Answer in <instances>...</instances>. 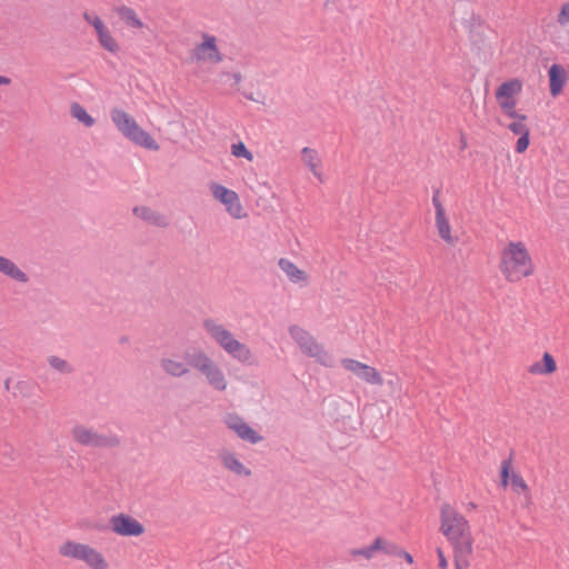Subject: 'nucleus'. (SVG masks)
<instances>
[{
    "mask_svg": "<svg viewBox=\"0 0 569 569\" xmlns=\"http://www.w3.org/2000/svg\"><path fill=\"white\" fill-rule=\"evenodd\" d=\"M280 269L286 272V274L288 276V278L297 283V282H300V281H305L307 280V273L299 269L293 262H291L290 260L286 259V258H281L278 262Z\"/></svg>",
    "mask_w": 569,
    "mask_h": 569,
    "instance_id": "obj_23",
    "label": "nucleus"
},
{
    "mask_svg": "<svg viewBox=\"0 0 569 569\" xmlns=\"http://www.w3.org/2000/svg\"><path fill=\"white\" fill-rule=\"evenodd\" d=\"M231 77L233 78L236 84H239L242 79V76L240 72H234L231 74Z\"/></svg>",
    "mask_w": 569,
    "mask_h": 569,
    "instance_id": "obj_48",
    "label": "nucleus"
},
{
    "mask_svg": "<svg viewBox=\"0 0 569 569\" xmlns=\"http://www.w3.org/2000/svg\"><path fill=\"white\" fill-rule=\"evenodd\" d=\"M289 333L305 355L316 358L322 365H327L328 352L308 331L297 325H292L289 327Z\"/></svg>",
    "mask_w": 569,
    "mask_h": 569,
    "instance_id": "obj_4",
    "label": "nucleus"
},
{
    "mask_svg": "<svg viewBox=\"0 0 569 569\" xmlns=\"http://www.w3.org/2000/svg\"><path fill=\"white\" fill-rule=\"evenodd\" d=\"M224 351L242 365L250 367H256L259 365L257 356L251 352L247 345L240 342L237 339L232 341Z\"/></svg>",
    "mask_w": 569,
    "mask_h": 569,
    "instance_id": "obj_17",
    "label": "nucleus"
},
{
    "mask_svg": "<svg viewBox=\"0 0 569 569\" xmlns=\"http://www.w3.org/2000/svg\"><path fill=\"white\" fill-rule=\"evenodd\" d=\"M482 19L479 14L472 12L470 18L466 20L467 26L469 27L470 31H472L476 27L482 24Z\"/></svg>",
    "mask_w": 569,
    "mask_h": 569,
    "instance_id": "obj_39",
    "label": "nucleus"
},
{
    "mask_svg": "<svg viewBox=\"0 0 569 569\" xmlns=\"http://www.w3.org/2000/svg\"><path fill=\"white\" fill-rule=\"evenodd\" d=\"M387 542H388V540H386V539H383V538H381V537H377V538L372 541V543L370 545V548H371V550L373 551V553H375V552H377V551H381V552H383V553H385Z\"/></svg>",
    "mask_w": 569,
    "mask_h": 569,
    "instance_id": "obj_37",
    "label": "nucleus"
},
{
    "mask_svg": "<svg viewBox=\"0 0 569 569\" xmlns=\"http://www.w3.org/2000/svg\"><path fill=\"white\" fill-rule=\"evenodd\" d=\"M557 370V363L551 353L545 352L542 359L532 363L528 371L532 375H551Z\"/></svg>",
    "mask_w": 569,
    "mask_h": 569,
    "instance_id": "obj_21",
    "label": "nucleus"
},
{
    "mask_svg": "<svg viewBox=\"0 0 569 569\" xmlns=\"http://www.w3.org/2000/svg\"><path fill=\"white\" fill-rule=\"evenodd\" d=\"M529 144H530V131L519 136V138L516 142V146H515V151L517 153H523L528 149Z\"/></svg>",
    "mask_w": 569,
    "mask_h": 569,
    "instance_id": "obj_34",
    "label": "nucleus"
},
{
    "mask_svg": "<svg viewBox=\"0 0 569 569\" xmlns=\"http://www.w3.org/2000/svg\"><path fill=\"white\" fill-rule=\"evenodd\" d=\"M497 101L499 103L500 109L507 117H509L511 119L520 120V121L527 120L526 114H521L515 110L516 104H517V100L515 98H510V99L502 98L501 100H497Z\"/></svg>",
    "mask_w": 569,
    "mask_h": 569,
    "instance_id": "obj_28",
    "label": "nucleus"
},
{
    "mask_svg": "<svg viewBox=\"0 0 569 569\" xmlns=\"http://www.w3.org/2000/svg\"><path fill=\"white\" fill-rule=\"evenodd\" d=\"M70 113L73 118H76L79 122L83 123L86 127H92L94 124V119L78 102L71 103Z\"/></svg>",
    "mask_w": 569,
    "mask_h": 569,
    "instance_id": "obj_30",
    "label": "nucleus"
},
{
    "mask_svg": "<svg viewBox=\"0 0 569 569\" xmlns=\"http://www.w3.org/2000/svg\"><path fill=\"white\" fill-rule=\"evenodd\" d=\"M549 92L551 97L557 98L562 93L567 83L568 76L565 67L560 63H552L548 69Z\"/></svg>",
    "mask_w": 569,
    "mask_h": 569,
    "instance_id": "obj_15",
    "label": "nucleus"
},
{
    "mask_svg": "<svg viewBox=\"0 0 569 569\" xmlns=\"http://www.w3.org/2000/svg\"><path fill=\"white\" fill-rule=\"evenodd\" d=\"M351 555L352 556H362L367 559H371L375 553L371 550L370 546H367V547L359 548V549H352Z\"/></svg>",
    "mask_w": 569,
    "mask_h": 569,
    "instance_id": "obj_40",
    "label": "nucleus"
},
{
    "mask_svg": "<svg viewBox=\"0 0 569 569\" xmlns=\"http://www.w3.org/2000/svg\"><path fill=\"white\" fill-rule=\"evenodd\" d=\"M557 21L561 26H566L567 23H569V1L565 2L561 6L559 13L557 16Z\"/></svg>",
    "mask_w": 569,
    "mask_h": 569,
    "instance_id": "obj_36",
    "label": "nucleus"
},
{
    "mask_svg": "<svg viewBox=\"0 0 569 569\" xmlns=\"http://www.w3.org/2000/svg\"><path fill=\"white\" fill-rule=\"evenodd\" d=\"M83 561L93 569H108L109 563L101 552L90 547Z\"/></svg>",
    "mask_w": 569,
    "mask_h": 569,
    "instance_id": "obj_26",
    "label": "nucleus"
},
{
    "mask_svg": "<svg viewBox=\"0 0 569 569\" xmlns=\"http://www.w3.org/2000/svg\"><path fill=\"white\" fill-rule=\"evenodd\" d=\"M510 481L512 489L516 492H519L520 490L528 491L529 489L523 478L519 473L512 471V452L508 459H505L501 462L500 467V485L503 488H507Z\"/></svg>",
    "mask_w": 569,
    "mask_h": 569,
    "instance_id": "obj_13",
    "label": "nucleus"
},
{
    "mask_svg": "<svg viewBox=\"0 0 569 569\" xmlns=\"http://www.w3.org/2000/svg\"><path fill=\"white\" fill-rule=\"evenodd\" d=\"M119 18L129 27H133V28H141L142 27V21L138 18L137 13L134 12L133 9L127 7V6H121L119 8L116 9Z\"/></svg>",
    "mask_w": 569,
    "mask_h": 569,
    "instance_id": "obj_25",
    "label": "nucleus"
},
{
    "mask_svg": "<svg viewBox=\"0 0 569 569\" xmlns=\"http://www.w3.org/2000/svg\"><path fill=\"white\" fill-rule=\"evenodd\" d=\"M144 149H150V150L159 149V144L157 143V141L146 131H144Z\"/></svg>",
    "mask_w": 569,
    "mask_h": 569,
    "instance_id": "obj_43",
    "label": "nucleus"
},
{
    "mask_svg": "<svg viewBox=\"0 0 569 569\" xmlns=\"http://www.w3.org/2000/svg\"><path fill=\"white\" fill-rule=\"evenodd\" d=\"M231 154L236 158H244L249 161L253 159V154L242 141L231 144Z\"/></svg>",
    "mask_w": 569,
    "mask_h": 569,
    "instance_id": "obj_33",
    "label": "nucleus"
},
{
    "mask_svg": "<svg viewBox=\"0 0 569 569\" xmlns=\"http://www.w3.org/2000/svg\"><path fill=\"white\" fill-rule=\"evenodd\" d=\"M48 363L50 365L51 368H53L54 370H57L61 373L69 375L71 372H73L72 366L68 361H66L57 356H50L48 358Z\"/></svg>",
    "mask_w": 569,
    "mask_h": 569,
    "instance_id": "obj_32",
    "label": "nucleus"
},
{
    "mask_svg": "<svg viewBox=\"0 0 569 569\" xmlns=\"http://www.w3.org/2000/svg\"><path fill=\"white\" fill-rule=\"evenodd\" d=\"M0 273L18 281L26 283L29 281L28 274L22 271L12 260L0 256Z\"/></svg>",
    "mask_w": 569,
    "mask_h": 569,
    "instance_id": "obj_18",
    "label": "nucleus"
},
{
    "mask_svg": "<svg viewBox=\"0 0 569 569\" xmlns=\"http://www.w3.org/2000/svg\"><path fill=\"white\" fill-rule=\"evenodd\" d=\"M111 119L126 138L142 146V128L137 123L133 117L121 109L114 108L111 110Z\"/></svg>",
    "mask_w": 569,
    "mask_h": 569,
    "instance_id": "obj_5",
    "label": "nucleus"
},
{
    "mask_svg": "<svg viewBox=\"0 0 569 569\" xmlns=\"http://www.w3.org/2000/svg\"><path fill=\"white\" fill-rule=\"evenodd\" d=\"M202 38L203 41L192 49V59H196L197 61H211L214 63L222 61L223 56L217 47L216 37L203 33Z\"/></svg>",
    "mask_w": 569,
    "mask_h": 569,
    "instance_id": "obj_9",
    "label": "nucleus"
},
{
    "mask_svg": "<svg viewBox=\"0 0 569 569\" xmlns=\"http://www.w3.org/2000/svg\"><path fill=\"white\" fill-rule=\"evenodd\" d=\"M302 161L310 169V171L321 180V173L318 171V166L320 160L318 158V153L315 149L309 147H305L301 150Z\"/></svg>",
    "mask_w": 569,
    "mask_h": 569,
    "instance_id": "obj_24",
    "label": "nucleus"
},
{
    "mask_svg": "<svg viewBox=\"0 0 569 569\" xmlns=\"http://www.w3.org/2000/svg\"><path fill=\"white\" fill-rule=\"evenodd\" d=\"M91 528L98 530V531H106V530H110V523L109 525H104V523H99V522H96L91 526Z\"/></svg>",
    "mask_w": 569,
    "mask_h": 569,
    "instance_id": "obj_45",
    "label": "nucleus"
},
{
    "mask_svg": "<svg viewBox=\"0 0 569 569\" xmlns=\"http://www.w3.org/2000/svg\"><path fill=\"white\" fill-rule=\"evenodd\" d=\"M470 508H476V505L473 502H470Z\"/></svg>",
    "mask_w": 569,
    "mask_h": 569,
    "instance_id": "obj_53",
    "label": "nucleus"
},
{
    "mask_svg": "<svg viewBox=\"0 0 569 569\" xmlns=\"http://www.w3.org/2000/svg\"><path fill=\"white\" fill-rule=\"evenodd\" d=\"M89 548V545L67 540L59 547V553L63 557L83 560Z\"/></svg>",
    "mask_w": 569,
    "mask_h": 569,
    "instance_id": "obj_19",
    "label": "nucleus"
},
{
    "mask_svg": "<svg viewBox=\"0 0 569 569\" xmlns=\"http://www.w3.org/2000/svg\"><path fill=\"white\" fill-rule=\"evenodd\" d=\"M224 421L227 427L234 431L237 436L243 441L256 445L263 440V437L259 435L237 413H229Z\"/></svg>",
    "mask_w": 569,
    "mask_h": 569,
    "instance_id": "obj_11",
    "label": "nucleus"
},
{
    "mask_svg": "<svg viewBox=\"0 0 569 569\" xmlns=\"http://www.w3.org/2000/svg\"><path fill=\"white\" fill-rule=\"evenodd\" d=\"M500 270L511 282L532 274L531 258L522 242H510L502 251Z\"/></svg>",
    "mask_w": 569,
    "mask_h": 569,
    "instance_id": "obj_1",
    "label": "nucleus"
},
{
    "mask_svg": "<svg viewBox=\"0 0 569 569\" xmlns=\"http://www.w3.org/2000/svg\"><path fill=\"white\" fill-rule=\"evenodd\" d=\"M183 359L190 367L204 375L209 385L216 390H226L227 380L222 370L204 351L196 348H189L184 351Z\"/></svg>",
    "mask_w": 569,
    "mask_h": 569,
    "instance_id": "obj_2",
    "label": "nucleus"
},
{
    "mask_svg": "<svg viewBox=\"0 0 569 569\" xmlns=\"http://www.w3.org/2000/svg\"><path fill=\"white\" fill-rule=\"evenodd\" d=\"M437 556H438V566L440 569H446L448 567L447 558L442 551L441 548H437Z\"/></svg>",
    "mask_w": 569,
    "mask_h": 569,
    "instance_id": "obj_44",
    "label": "nucleus"
},
{
    "mask_svg": "<svg viewBox=\"0 0 569 569\" xmlns=\"http://www.w3.org/2000/svg\"><path fill=\"white\" fill-rule=\"evenodd\" d=\"M211 191L213 197L226 206V210L231 217L242 218V206L236 191L216 182L211 183Z\"/></svg>",
    "mask_w": 569,
    "mask_h": 569,
    "instance_id": "obj_7",
    "label": "nucleus"
},
{
    "mask_svg": "<svg viewBox=\"0 0 569 569\" xmlns=\"http://www.w3.org/2000/svg\"><path fill=\"white\" fill-rule=\"evenodd\" d=\"M132 212L134 216L137 217H142V208L139 207V206H136L133 209H132Z\"/></svg>",
    "mask_w": 569,
    "mask_h": 569,
    "instance_id": "obj_49",
    "label": "nucleus"
},
{
    "mask_svg": "<svg viewBox=\"0 0 569 569\" xmlns=\"http://www.w3.org/2000/svg\"><path fill=\"white\" fill-rule=\"evenodd\" d=\"M398 558H403L410 565L413 563V557L405 549H402L401 556H399Z\"/></svg>",
    "mask_w": 569,
    "mask_h": 569,
    "instance_id": "obj_46",
    "label": "nucleus"
},
{
    "mask_svg": "<svg viewBox=\"0 0 569 569\" xmlns=\"http://www.w3.org/2000/svg\"><path fill=\"white\" fill-rule=\"evenodd\" d=\"M144 222L160 228H164L169 224L167 216L153 211L147 207H144Z\"/></svg>",
    "mask_w": 569,
    "mask_h": 569,
    "instance_id": "obj_31",
    "label": "nucleus"
},
{
    "mask_svg": "<svg viewBox=\"0 0 569 569\" xmlns=\"http://www.w3.org/2000/svg\"><path fill=\"white\" fill-rule=\"evenodd\" d=\"M436 226L440 238L448 243H453V238L450 232L451 228L449 220L447 219L446 212H440L436 214Z\"/></svg>",
    "mask_w": 569,
    "mask_h": 569,
    "instance_id": "obj_27",
    "label": "nucleus"
},
{
    "mask_svg": "<svg viewBox=\"0 0 569 569\" xmlns=\"http://www.w3.org/2000/svg\"><path fill=\"white\" fill-rule=\"evenodd\" d=\"M203 328L223 350H226L229 345L236 340L228 329L222 325H218L213 319H206L203 321Z\"/></svg>",
    "mask_w": 569,
    "mask_h": 569,
    "instance_id": "obj_16",
    "label": "nucleus"
},
{
    "mask_svg": "<svg viewBox=\"0 0 569 569\" xmlns=\"http://www.w3.org/2000/svg\"><path fill=\"white\" fill-rule=\"evenodd\" d=\"M16 389L23 396H30V383L28 381H18L16 385Z\"/></svg>",
    "mask_w": 569,
    "mask_h": 569,
    "instance_id": "obj_42",
    "label": "nucleus"
},
{
    "mask_svg": "<svg viewBox=\"0 0 569 569\" xmlns=\"http://www.w3.org/2000/svg\"><path fill=\"white\" fill-rule=\"evenodd\" d=\"M11 83V79L6 76H0V86H9Z\"/></svg>",
    "mask_w": 569,
    "mask_h": 569,
    "instance_id": "obj_47",
    "label": "nucleus"
},
{
    "mask_svg": "<svg viewBox=\"0 0 569 569\" xmlns=\"http://www.w3.org/2000/svg\"><path fill=\"white\" fill-rule=\"evenodd\" d=\"M508 129L517 136H521L530 131V129L523 123V121L520 120L509 123Z\"/></svg>",
    "mask_w": 569,
    "mask_h": 569,
    "instance_id": "obj_35",
    "label": "nucleus"
},
{
    "mask_svg": "<svg viewBox=\"0 0 569 569\" xmlns=\"http://www.w3.org/2000/svg\"><path fill=\"white\" fill-rule=\"evenodd\" d=\"M522 81L518 78L509 79L503 81L496 90V99L501 100L502 98H515L516 94L521 92Z\"/></svg>",
    "mask_w": 569,
    "mask_h": 569,
    "instance_id": "obj_20",
    "label": "nucleus"
},
{
    "mask_svg": "<svg viewBox=\"0 0 569 569\" xmlns=\"http://www.w3.org/2000/svg\"><path fill=\"white\" fill-rule=\"evenodd\" d=\"M161 367L168 375L173 377H181L189 372V369L183 362L172 359H162Z\"/></svg>",
    "mask_w": 569,
    "mask_h": 569,
    "instance_id": "obj_29",
    "label": "nucleus"
},
{
    "mask_svg": "<svg viewBox=\"0 0 569 569\" xmlns=\"http://www.w3.org/2000/svg\"><path fill=\"white\" fill-rule=\"evenodd\" d=\"M83 19L94 28L99 43L103 49L112 53L118 51L119 47L117 41L113 39L103 21L97 14L84 11Z\"/></svg>",
    "mask_w": 569,
    "mask_h": 569,
    "instance_id": "obj_12",
    "label": "nucleus"
},
{
    "mask_svg": "<svg viewBox=\"0 0 569 569\" xmlns=\"http://www.w3.org/2000/svg\"><path fill=\"white\" fill-rule=\"evenodd\" d=\"M440 531L449 542L462 539L471 535L468 520L453 509L449 503H443L440 510Z\"/></svg>",
    "mask_w": 569,
    "mask_h": 569,
    "instance_id": "obj_3",
    "label": "nucleus"
},
{
    "mask_svg": "<svg viewBox=\"0 0 569 569\" xmlns=\"http://www.w3.org/2000/svg\"><path fill=\"white\" fill-rule=\"evenodd\" d=\"M221 462L226 469L234 472L238 476L250 477L252 475L251 470L246 468L234 453H221Z\"/></svg>",
    "mask_w": 569,
    "mask_h": 569,
    "instance_id": "obj_22",
    "label": "nucleus"
},
{
    "mask_svg": "<svg viewBox=\"0 0 569 569\" xmlns=\"http://www.w3.org/2000/svg\"><path fill=\"white\" fill-rule=\"evenodd\" d=\"M472 542L471 535L450 542L453 547L456 569H467L470 566L469 556L472 553Z\"/></svg>",
    "mask_w": 569,
    "mask_h": 569,
    "instance_id": "obj_14",
    "label": "nucleus"
},
{
    "mask_svg": "<svg viewBox=\"0 0 569 569\" xmlns=\"http://www.w3.org/2000/svg\"><path fill=\"white\" fill-rule=\"evenodd\" d=\"M10 382H11V379H10V378H7V379L4 380V389H6V390H9V389H10Z\"/></svg>",
    "mask_w": 569,
    "mask_h": 569,
    "instance_id": "obj_50",
    "label": "nucleus"
},
{
    "mask_svg": "<svg viewBox=\"0 0 569 569\" xmlns=\"http://www.w3.org/2000/svg\"><path fill=\"white\" fill-rule=\"evenodd\" d=\"M126 342H128V337L127 336H122L120 338V343H126Z\"/></svg>",
    "mask_w": 569,
    "mask_h": 569,
    "instance_id": "obj_51",
    "label": "nucleus"
},
{
    "mask_svg": "<svg viewBox=\"0 0 569 569\" xmlns=\"http://www.w3.org/2000/svg\"><path fill=\"white\" fill-rule=\"evenodd\" d=\"M402 548L399 547L397 543L388 541L386 546L385 553L392 557H399L401 556Z\"/></svg>",
    "mask_w": 569,
    "mask_h": 569,
    "instance_id": "obj_38",
    "label": "nucleus"
},
{
    "mask_svg": "<svg viewBox=\"0 0 569 569\" xmlns=\"http://www.w3.org/2000/svg\"><path fill=\"white\" fill-rule=\"evenodd\" d=\"M73 439L82 446H90L94 448H111L119 445V440L116 437H108L99 435L92 429L83 426H76L72 429Z\"/></svg>",
    "mask_w": 569,
    "mask_h": 569,
    "instance_id": "obj_6",
    "label": "nucleus"
},
{
    "mask_svg": "<svg viewBox=\"0 0 569 569\" xmlns=\"http://www.w3.org/2000/svg\"><path fill=\"white\" fill-rule=\"evenodd\" d=\"M244 97H246L247 99H249V100L254 101V99H253V97H252V96H247V94H244Z\"/></svg>",
    "mask_w": 569,
    "mask_h": 569,
    "instance_id": "obj_52",
    "label": "nucleus"
},
{
    "mask_svg": "<svg viewBox=\"0 0 569 569\" xmlns=\"http://www.w3.org/2000/svg\"><path fill=\"white\" fill-rule=\"evenodd\" d=\"M342 367L346 370L353 372L359 379L366 381L367 383L379 386L383 383V379L376 368L362 363L358 360L349 358L342 359Z\"/></svg>",
    "mask_w": 569,
    "mask_h": 569,
    "instance_id": "obj_10",
    "label": "nucleus"
},
{
    "mask_svg": "<svg viewBox=\"0 0 569 569\" xmlns=\"http://www.w3.org/2000/svg\"><path fill=\"white\" fill-rule=\"evenodd\" d=\"M110 530L123 537L142 535V523L127 513H118L110 518Z\"/></svg>",
    "mask_w": 569,
    "mask_h": 569,
    "instance_id": "obj_8",
    "label": "nucleus"
},
{
    "mask_svg": "<svg viewBox=\"0 0 569 569\" xmlns=\"http://www.w3.org/2000/svg\"><path fill=\"white\" fill-rule=\"evenodd\" d=\"M440 190L437 189L435 192H433V196H432V203H433V207L436 209V214L440 213V212H446L443 206H442V202L440 201Z\"/></svg>",
    "mask_w": 569,
    "mask_h": 569,
    "instance_id": "obj_41",
    "label": "nucleus"
}]
</instances>
